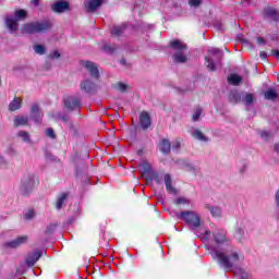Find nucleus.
<instances>
[{"label": "nucleus", "instance_id": "obj_1", "mask_svg": "<svg viewBox=\"0 0 279 279\" xmlns=\"http://www.w3.org/2000/svg\"><path fill=\"white\" fill-rule=\"evenodd\" d=\"M210 255L225 269H232L234 267V264L239 263L241 260V256H243V253H241V252H231V255L227 256L223 252H221L217 248H213L211 252H210Z\"/></svg>", "mask_w": 279, "mask_h": 279}, {"label": "nucleus", "instance_id": "obj_2", "mask_svg": "<svg viewBox=\"0 0 279 279\" xmlns=\"http://www.w3.org/2000/svg\"><path fill=\"white\" fill-rule=\"evenodd\" d=\"M53 27V24L49 20L43 22H29L21 26L22 34H47L49 29Z\"/></svg>", "mask_w": 279, "mask_h": 279}, {"label": "nucleus", "instance_id": "obj_3", "mask_svg": "<svg viewBox=\"0 0 279 279\" xmlns=\"http://www.w3.org/2000/svg\"><path fill=\"white\" fill-rule=\"evenodd\" d=\"M38 184H40V181L37 180L36 175L28 174L23 177L21 185V193L23 197H27V195L32 193L34 186H38Z\"/></svg>", "mask_w": 279, "mask_h": 279}, {"label": "nucleus", "instance_id": "obj_4", "mask_svg": "<svg viewBox=\"0 0 279 279\" xmlns=\"http://www.w3.org/2000/svg\"><path fill=\"white\" fill-rule=\"evenodd\" d=\"M179 219L182 221H185L189 226H192V228H199L202 226V219L195 211L185 210L181 211L178 215Z\"/></svg>", "mask_w": 279, "mask_h": 279}, {"label": "nucleus", "instance_id": "obj_5", "mask_svg": "<svg viewBox=\"0 0 279 279\" xmlns=\"http://www.w3.org/2000/svg\"><path fill=\"white\" fill-rule=\"evenodd\" d=\"M43 117H45V113L40 110L39 104H33L31 106V119L36 123L37 125H40L43 123Z\"/></svg>", "mask_w": 279, "mask_h": 279}, {"label": "nucleus", "instance_id": "obj_6", "mask_svg": "<svg viewBox=\"0 0 279 279\" xmlns=\"http://www.w3.org/2000/svg\"><path fill=\"white\" fill-rule=\"evenodd\" d=\"M63 104L68 110L73 112V110H80L82 108V100L80 98L68 96L64 98Z\"/></svg>", "mask_w": 279, "mask_h": 279}, {"label": "nucleus", "instance_id": "obj_7", "mask_svg": "<svg viewBox=\"0 0 279 279\" xmlns=\"http://www.w3.org/2000/svg\"><path fill=\"white\" fill-rule=\"evenodd\" d=\"M69 10H71V4L64 0H59L51 4V11L54 12V14H62L69 12Z\"/></svg>", "mask_w": 279, "mask_h": 279}, {"label": "nucleus", "instance_id": "obj_8", "mask_svg": "<svg viewBox=\"0 0 279 279\" xmlns=\"http://www.w3.org/2000/svg\"><path fill=\"white\" fill-rule=\"evenodd\" d=\"M83 66L88 71L90 77L94 80H99L101 75L99 74V65L93 61H85Z\"/></svg>", "mask_w": 279, "mask_h": 279}, {"label": "nucleus", "instance_id": "obj_9", "mask_svg": "<svg viewBox=\"0 0 279 279\" xmlns=\"http://www.w3.org/2000/svg\"><path fill=\"white\" fill-rule=\"evenodd\" d=\"M41 257H43V251L36 250L27 254L25 264L27 265V267H34V265H36V263H38V260H40Z\"/></svg>", "mask_w": 279, "mask_h": 279}, {"label": "nucleus", "instance_id": "obj_10", "mask_svg": "<svg viewBox=\"0 0 279 279\" xmlns=\"http://www.w3.org/2000/svg\"><path fill=\"white\" fill-rule=\"evenodd\" d=\"M80 88L82 93H87V95H93L94 93H97V85L95 84V82L88 78L81 82Z\"/></svg>", "mask_w": 279, "mask_h": 279}, {"label": "nucleus", "instance_id": "obj_11", "mask_svg": "<svg viewBox=\"0 0 279 279\" xmlns=\"http://www.w3.org/2000/svg\"><path fill=\"white\" fill-rule=\"evenodd\" d=\"M27 241H29L28 235H21V236H17L15 240L7 242L4 245L5 247H11L12 250H16V247H21V245H25Z\"/></svg>", "mask_w": 279, "mask_h": 279}, {"label": "nucleus", "instance_id": "obj_12", "mask_svg": "<svg viewBox=\"0 0 279 279\" xmlns=\"http://www.w3.org/2000/svg\"><path fill=\"white\" fill-rule=\"evenodd\" d=\"M165 184H166V191L170 195H178V189L173 186V179H171V174L167 173L163 175Z\"/></svg>", "mask_w": 279, "mask_h": 279}, {"label": "nucleus", "instance_id": "obj_13", "mask_svg": "<svg viewBox=\"0 0 279 279\" xmlns=\"http://www.w3.org/2000/svg\"><path fill=\"white\" fill-rule=\"evenodd\" d=\"M140 125L142 130H149V128H151V117L147 111H143L140 114Z\"/></svg>", "mask_w": 279, "mask_h": 279}, {"label": "nucleus", "instance_id": "obj_14", "mask_svg": "<svg viewBox=\"0 0 279 279\" xmlns=\"http://www.w3.org/2000/svg\"><path fill=\"white\" fill-rule=\"evenodd\" d=\"M264 19H271V21L278 22L279 21V12L274 8H266L264 10Z\"/></svg>", "mask_w": 279, "mask_h": 279}, {"label": "nucleus", "instance_id": "obj_15", "mask_svg": "<svg viewBox=\"0 0 279 279\" xmlns=\"http://www.w3.org/2000/svg\"><path fill=\"white\" fill-rule=\"evenodd\" d=\"M5 27H8L11 32L19 31V22L14 17L7 16L4 19Z\"/></svg>", "mask_w": 279, "mask_h": 279}, {"label": "nucleus", "instance_id": "obj_16", "mask_svg": "<svg viewBox=\"0 0 279 279\" xmlns=\"http://www.w3.org/2000/svg\"><path fill=\"white\" fill-rule=\"evenodd\" d=\"M170 47H171V49H174V51H178V53H180L182 51H186V49H187L186 44H184L178 39L170 41Z\"/></svg>", "mask_w": 279, "mask_h": 279}, {"label": "nucleus", "instance_id": "obj_17", "mask_svg": "<svg viewBox=\"0 0 279 279\" xmlns=\"http://www.w3.org/2000/svg\"><path fill=\"white\" fill-rule=\"evenodd\" d=\"M159 151L165 155L171 154V142H169L167 138H163L159 144Z\"/></svg>", "mask_w": 279, "mask_h": 279}, {"label": "nucleus", "instance_id": "obj_18", "mask_svg": "<svg viewBox=\"0 0 279 279\" xmlns=\"http://www.w3.org/2000/svg\"><path fill=\"white\" fill-rule=\"evenodd\" d=\"M14 126L15 128H21V125H29V117L27 116H16L14 118Z\"/></svg>", "mask_w": 279, "mask_h": 279}, {"label": "nucleus", "instance_id": "obj_19", "mask_svg": "<svg viewBox=\"0 0 279 279\" xmlns=\"http://www.w3.org/2000/svg\"><path fill=\"white\" fill-rule=\"evenodd\" d=\"M22 105H23V99L19 97H14V99L9 104L10 112H16V110H20Z\"/></svg>", "mask_w": 279, "mask_h": 279}, {"label": "nucleus", "instance_id": "obj_20", "mask_svg": "<svg viewBox=\"0 0 279 279\" xmlns=\"http://www.w3.org/2000/svg\"><path fill=\"white\" fill-rule=\"evenodd\" d=\"M69 199V193H62L57 197V202L54 203V208L57 210H61L62 206H64V202Z\"/></svg>", "mask_w": 279, "mask_h": 279}, {"label": "nucleus", "instance_id": "obj_21", "mask_svg": "<svg viewBox=\"0 0 279 279\" xmlns=\"http://www.w3.org/2000/svg\"><path fill=\"white\" fill-rule=\"evenodd\" d=\"M277 98H278V92L274 88H268L264 93V99H267V101H276Z\"/></svg>", "mask_w": 279, "mask_h": 279}, {"label": "nucleus", "instance_id": "obj_22", "mask_svg": "<svg viewBox=\"0 0 279 279\" xmlns=\"http://www.w3.org/2000/svg\"><path fill=\"white\" fill-rule=\"evenodd\" d=\"M242 100L243 97L241 96V93L233 90L229 94L230 104H241Z\"/></svg>", "mask_w": 279, "mask_h": 279}, {"label": "nucleus", "instance_id": "obj_23", "mask_svg": "<svg viewBox=\"0 0 279 279\" xmlns=\"http://www.w3.org/2000/svg\"><path fill=\"white\" fill-rule=\"evenodd\" d=\"M206 209L209 210L211 217L219 219L221 217V208L218 206H210V205H205Z\"/></svg>", "mask_w": 279, "mask_h": 279}, {"label": "nucleus", "instance_id": "obj_24", "mask_svg": "<svg viewBox=\"0 0 279 279\" xmlns=\"http://www.w3.org/2000/svg\"><path fill=\"white\" fill-rule=\"evenodd\" d=\"M104 0H90L87 5V12H95L98 8H100Z\"/></svg>", "mask_w": 279, "mask_h": 279}, {"label": "nucleus", "instance_id": "obj_25", "mask_svg": "<svg viewBox=\"0 0 279 279\" xmlns=\"http://www.w3.org/2000/svg\"><path fill=\"white\" fill-rule=\"evenodd\" d=\"M227 82L233 86H239L243 82V77L239 76V74H231L228 76Z\"/></svg>", "mask_w": 279, "mask_h": 279}, {"label": "nucleus", "instance_id": "obj_26", "mask_svg": "<svg viewBox=\"0 0 279 279\" xmlns=\"http://www.w3.org/2000/svg\"><path fill=\"white\" fill-rule=\"evenodd\" d=\"M173 60L177 64H184L187 62L189 58L184 54V52H177L173 54Z\"/></svg>", "mask_w": 279, "mask_h": 279}, {"label": "nucleus", "instance_id": "obj_27", "mask_svg": "<svg viewBox=\"0 0 279 279\" xmlns=\"http://www.w3.org/2000/svg\"><path fill=\"white\" fill-rule=\"evenodd\" d=\"M27 19V11L23 9L15 10L14 20L19 23V21H25Z\"/></svg>", "mask_w": 279, "mask_h": 279}, {"label": "nucleus", "instance_id": "obj_28", "mask_svg": "<svg viewBox=\"0 0 279 279\" xmlns=\"http://www.w3.org/2000/svg\"><path fill=\"white\" fill-rule=\"evenodd\" d=\"M214 241L217 245H221V243H226V233L218 231L214 233Z\"/></svg>", "mask_w": 279, "mask_h": 279}, {"label": "nucleus", "instance_id": "obj_29", "mask_svg": "<svg viewBox=\"0 0 279 279\" xmlns=\"http://www.w3.org/2000/svg\"><path fill=\"white\" fill-rule=\"evenodd\" d=\"M193 137L201 141V143H208V137H206V135H204V133L199 130H195L193 132Z\"/></svg>", "mask_w": 279, "mask_h": 279}, {"label": "nucleus", "instance_id": "obj_30", "mask_svg": "<svg viewBox=\"0 0 279 279\" xmlns=\"http://www.w3.org/2000/svg\"><path fill=\"white\" fill-rule=\"evenodd\" d=\"M125 31V25H120V26H113L111 29V36H121L123 32Z\"/></svg>", "mask_w": 279, "mask_h": 279}, {"label": "nucleus", "instance_id": "obj_31", "mask_svg": "<svg viewBox=\"0 0 279 279\" xmlns=\"http://www.w3.org/2000/svg\"><path fill=\"white\" fill-rule=\"evenodd\" d=\"M112 88H114V90H120V93H125V90H128L129 85L122 82H119L117 84L112 85Z\"/></svg>", "mask_w": 279, "mask_h": 279}, {"label": "nucleus", "instance_id": "obj_32", "mask_svg": "<svg viewBox=\"0 0 279 279\" xmlns=\"http://www.w3.org/2000/svg\"><path fill=\"white\" fill-rule=\"evenodd\" d=\"M242 101L244 106H252V104H254V94H246Z\"/></svg>", "mask_w": 279, "mask_h": 279}, {"label": "nucleus", "instance_id": "obj_33", "mask_svg": "<svg viewBox=\"0 0 279 279\" xmlns=\"http://www.w3.org/2000/svg\"><path fill=\"white\" fill-rule=\"evenodd\" d=\"M57 229H58V223H57V222L50 223V225L46 228L45 233H46L48 236H50V234H52Z\"/></svg>", "mask_w": 279, "mask_h": 279}, {"label": "nucleus", "instance_id": "obj_34", "mask_svg": "<svg viewBox=\"0 0 279 279\" xmlns=\"http://www.w3.org/2000/svg\"><path fill=\"white\" fill-rule=\"evenodd\" d=\"M34 49H35V52L38 53L39 56H45V53H47V49L43 45H35Z\"/></svg>", "mask_w": 279, "mask_h": 279}, {"label": "nucleus", "instance_id": "obj_35", "mask_svg": "<svg viewBox=\"0 0 279 279\" xmlns=\"http://www.w3.org/2000/svg\"><path fill=\"white\" fill-rule=\"evenodd\" d=\"M202 112H204L202 107H197L194 114L192 116V121H199V117H202Z\"/></svg>", "mask_w": 279, "mask_h": 279}, {"label": "nucleus", "instance_id": "obj_36", "mask_svg": "<svg viewBox=\"0 0 279 279\" xmlns=\"http://www.w3.org/2000/svg\"><path fill=\"white\" fill-rule=\"evenodd\" d=\"M207 62V69L209 71H217V68L215 66V61L213 59H209L208 57L205 58Z\"/></svg>", "mask_w": 279, "mask_h": 279}, {"label": "nucleus", "instance_id": "obj_37", "mask_svg": "<svg viewBox=\"0 0 279 279\" xmlns=\"http://www.w3.org/2000/svg\"><path fill=\"white\" fill-rule=\"evenodd\" d=\"M17 136L20 138H23V141H25V143H29V133H27L26 131H20L17 133Z\"/></svg>", "mask_w": 279, "mask_h": 279}, {"label": "nucleus", "instance_id": "obj_38", "mask_svg": "<svg viewBox=\"0 0 279 279\" xmlns=\"http://www.w3.org/2000/svg\"><path fill=\"white\" fill-rule=\"evenodd\" d=\"M142 169L144 173H151V165H149L147 161L142 162Z\"/></svg>", "mask_w": 279, "mask_h": 279}, {"label": "nucleus", "instance_id": "obj_39", "mask_svg": "<svg viewBox=\"0 0 279 279\" xmlns=\"http://www.w3.org/2000/svg\"><path fill=\"white\" fill-rule=\"evenodd\" d=\"M104 51H107L108 53H114L117 51V47L113 45L107 44L104 46Z\"/></svg>", "mask_w": 279, "mask_h": 279}, {"label": "nucleus", "instance_id": "obj_40", "mask_svg": "<svg viewBox=\"0 0 279 279\" xmlns=\"http://www.w3.org/2000/svg\"><path fill=\"white\" fill-rule=\"evenodd\" d=\"M174 204L177 205V206H180V205H185V204H189V201H186V198H184V197H179V198H177L175 201H174Z\"/></svg>", "mask_w": 279, "mask_h": 279}, {"label": "nucleus", "instance_id": "obj_41", "mask_svg": "<svg viewBox=\"0 0 279 279\" xmlns=\"http://www.w3.org/2000/svg\"><path fill=\"white\" fill-rule=\"evenodd\" d=\"M189 3L192 8H199V5H202V0H190Z\"/></svg>", "mask_w": 279, "mask_h": 279}, {"label": "nucleus", "instance_id": "obj_42", "mask_svg": "<svg viewBox=\"0 0 279 279\" xmlns=\"http://www.w3.org/2000/svg\"><path fill=\"white\" fill-rule=\"evenodd\" d=\"M153 180L156 182V184H162V177H160L158 173L153 174Z\"/></svg>", "mask_w": 279, "mask_h": 279}, {"label": "nucleus", "instance_id": "obj_43", "mask_svg": "<svg viewBox=\"0 0 279 279\" xmlns=\"http://www.w3.org/2000/svg\"><path fill=\"white\" fill-rule=\"evenodd\" d=\"M46 134L49 138H56V131L52 128L47 129Z\"/></svg>", "mask_w": 279, "mask_h": 279}, {"label": "nucleus", "instance_id": "obj_44", "mask_svg": "<svg viewBox=\"0 0 279 279\" xmlns=\"http://www.w3.org/2000/svg\"><path fill=\"white\" fill-rule=\"evenodd\" d=\"M50 60H54V58L58 60L60 58V51L54 50L52 53L49 54Z\"/></svg>", "mask_w": 279, "mask_h": 279}, {"label": "nucleus", "instance_id": "obj_45", "mask_svg": "<svg viewBox=\"0 0 279 279\" xmlns=\"http://www.w3.org/2000/svg\"><path fill=\"white\" fill-rule=\"evenodd\" d=\"M243 234H244L243 229L238 228V229L235 230V236H236V239H242Z\"/></svg>", "mask_w": 279, "mask_h": 279}, {"label": "nucleus", "instance_id": "obj_46", "mask_svg": "<svg viewBox=\"0 0 279 279\" xmlns=\"http://www.w3.org/2000/svg\"><path fill=\"white\" fill-rule=\"evenodd\" d=\"M59 119H61V121H63L64 123H69V121H71V119L66 114H60Z\"/></svg>", "mask_w": 279, "mask_h": 279}, {"label": "nucleus", "instance_id": "obj_47", "mask_svg": "<svg viewBox=\"0 0 279 279\" xmlns=\"http://www.w3.org/2000/svg\"><path fill=\"white\" fill-rule=\"evenodd\" d=\"M25 219H34V209H31L26 213Z\"/></svg>", "mask_w": 279, "mask_h": 279}, {"label": "nucleus", "instance_id": "obj_48", "mask_svg": "<svg viewBox=\"0 0 279 279\" xmlns=\"http://www.w3.org/2000/svg\"><path fill=\"white\" fill-rule=\"evenodd\" d=\"M180 147H181V142H180V140L174 141V143H173V145H172V148L175 149V150H178V149H180Z\"/></svg>", "mask_w": 279, "mask_h": 279}, {"label": "nucleus", "instance_id": "obj_49", "mask_svg": "<svg viewBox=\"0 0 279 279\" xmlns=\"http://www.w3.org/2000/svg\"><path fill=\"white\" fill-rule=\"evenodd\" d=\"M259 57L262 58V60L267 61V52L260 51Z\"/></svg>", "mask_w": 279, "mask_h": 279}, {"label": "nucleus", "instance_id": "obj_50", "mask_svg": "<svg viewBox=\"0 0 279 279\" xmlns=\"http://www.w3.org/2000/svg\"><path fill=\"white\" fill-rule=\"evenodd\" d=\"M258 45H266L267 41L263 37H257Z\"/></svg>", "mask_w": 279, "mask_h": 279}, {"label": "nucleus", "instance_id": "obj_51", "mask_svg": "<svg viewBox=\"0 0 279 279\" xmlns=\"http://www.w3.org/2000/svg\"><path fill=\"white\" fill-rule=\"evenodd\" d=\"M271 56H275V58L279 59V50L278 49H272L271 50Z\"/></svg>", "mask_w": 279, "mask_h": 279}, {"label": "nucleus", "instance_id": "obj_52", "mask_svg": "<svg viewBox=\"0 0 279 279\" xmlns=\"http://www.w3.org/2000/svg\"><path fill=\"white\" fill-rule=\"evenodd\" d=\"M275 202H276V205L279 207V190L275 194Z\"/></svg>", "mask_w": 279, "mask_h": 279}, {"label": "nucleus", "instance_id": "obj_53", "mask_svg": "<svg viewBox=\"0 0 279 279\" xmlns=\"http://www.w3.org/2000/svg\"><path fill=\"white\" fill-rule=\"evenodd\" d=\"M31 3H33L35 8H38V5H40V0H32Z\"/></svg>", "mask_w": 279, "mask_h": 279}, {"label": "nucleus", "instance_id": "obj_54", "mask_svg": "<svg viewBox=\"0 0 279 279\" xmlns=\"http://www.w3.org/2000/svg\"><path fill=\"white\" fill-rule=\"evenodd\" d=\"M260 136L262 138H269V133H267V131H263Z\"/></svg>", "mask_w": 279, "mask_h": 279}, {"label": "nucleus", "instance_id": "obj_55", "mask_svg": "<svg viewBox=\"0 0 279 279\" xmlns=\"http://www.w3.org/2000/svg\"><path fill=\"white\" fill-rule=\"evenodd\" d=\"M209 53H213L214 56H216V53H219V49H211L209 50Z\"/></svg>", "mask_w": 279, "mask_h": 279}, {"label": "nucleus", "instance_id": "obj_56", "mask_svg": "<svg viewBox=\"0 0 279 279\" xmlns=\"http://www.w3.org/2000/svg\"><path fill=\"white\" fill-rule=\"evenodd\" d=\"M120 64H123V65H125V64H126V61H125V59H124V58H122V59L120 60Z\"/></svg>", "mask_w": 279, "mask_h": 279}, {"label": "nucleus", "instance_id": "obj_57", "mask_svg": "<svg viewBox=\"0 0 279 279\" xmlns=\"http://www.w3.org/2000/svg\"><path fill=\"white\" fill-rule=\"evenodd\" d=\"M3 162H5V159L2 156H0V165H3Z\"/></svg>", "mask_w": 279, "mask_h": 279}, {"label": "nucleus", "instance_id": "obj_58", "mask_svg": "<svg viewBox=\"0 0 279 279\" xmlns=\"http://www.w3.org/2000/svg\"><path fill=\"white\" fill-rule=\"evenodd\" d=\"M252 0H243V3H245L246 5H250Z\"/></svg>", "mask_w": 279, "mask_h": 279}, {"label": "nucleus", "instance_id": "obj_59", "mask_svg": "<svg viewBox=\"0 0 279 279\" xmlns=\"http://www.w3.org/2000/svg\"><path fill=\"white\" fill-rule=\"evenodd\" d=\"M275 150L279 153V144H275Z\"/></svg>", "mask_w": 279, "mask_h": 279}, {"label": "nucleus", "instance_id": "obj_60", "mask_svg": "<svg viewBox=\"0 0 279 279\" xmlns=\"http://www.w3.org/2000/svg\"><path fill=\"white\" fill-rule=\"evenodd\" d=\"M205 234L207 235V236H209V234H210V231H205Z\"/></svg>", "mask_w": 279, "mask_h": 279}]
</instances>
